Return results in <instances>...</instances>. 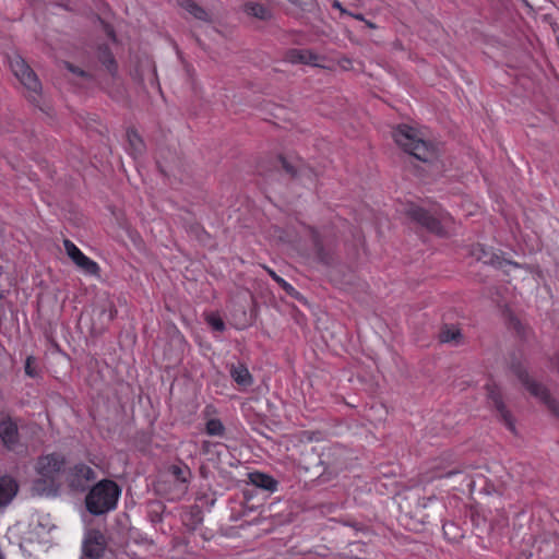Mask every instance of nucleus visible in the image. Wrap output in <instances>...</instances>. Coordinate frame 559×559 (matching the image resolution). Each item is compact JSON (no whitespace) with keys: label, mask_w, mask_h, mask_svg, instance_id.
<instances>
[{"label":"nucleus","mask_w":559,"mask_h":559,"mask_svg":"<svg viewBox=\"0 0 559 559\" xmlns=\"http://www.w3.org/2000/svg\"><path fill=\"white\" fill-rule=\"evenodd\" d=\"M393 138L395 143L406 153L424 163H430L437 157V147L430 141H426L421 133L407 124L399 126Z\"/></svg>","instance_id":"nucleus-1"},{"label":"nucleus","mask_w":559,"mask_h":559,"mask_svg":"<svg viewBox=\"0 0 559 559\" xmlns=\"http://www.w3.org/2000/svg\"><path fill=\"white\" fill-rule=\"evenodd\" d=\"M121 489L116 481L103 479L95 484L85 498L87 511L93 515H102L117 508Z\"/></svg>","instance_id":"nucleus-2"},{"label":"nucleus","mask_w":559,"mask_h":559,"mask_svg":"<svg viewBox=\"0 0 559 559\" xmlns=\"http://www.w3.org/2000/svg\"><path fill=\"white\" fill-rule=\"evenodd\" d=\"M168 479H165L157 485V491L169 501H179L188 492L191 469L187 464H173L167 468Z\"/></svg>","instance_id":"nucleus-3"},{"label":"nucleus","mask_w":559,"mask_h":559,"mask_svg":"<svg viewBox=\"0 0 559 559\" xmlns=\"http://www.w3.org/2000/svg\"><path fill=\"white\" fill-rule=\"evenodd\" d=\"M66 464V456L60 452L40 455L35 464V471L39 476L38 483H43L45 487L53 488L61 474H64Z\"/></svg>","instance_id":"nucleus-4"},{"label":"nucleus","mask_w":559,"mask_h":559,"mask_svg":"<svg viewBox=\"0 0 559 559\" xmlns=\"http://www.w3.org/2000/svg\"><path fill=\"white\" fill-rule=\"evenodd\" d=\"M510 369L533 396L539 399L554 415L559 417V402L551 397L544 385L531 379L520 361H512Z\"/></svg>","instance_id":"nucleus-5"},{"label":"nucleus","mask_w":559,"mask_h":559,"mask_svg":"<svg viewBox=\"0 0 559 559\" xmlns=\"http://www.w3.org/2000/svg\"><path fill=\"white\" fill-rule=\"evenodd\" d=\"M9 63L14 76L27 90L28 99L34 103L38 102L41 91V84L35 72L19 55L10 58Z\"/></svg>","instance_id":"nucleus-6"},{"label":"nucleus","mask_w":559,"mask_h":559,"mask_svg":"<svg viewBox=\"0 0 559 559\" xmlns=\"http://www.w3.org/2000/svg\"><path fill=\"white\" fill-rule=\"evenodd\" d=\"M406 213L412 221L438 236L447 235V228L452 222V218L449 215L440 214L439 216H435L425 209L414 204L409 205Z\"/></svg>","instance_id":"nucleus-7"},{"label":"nucleus","mask_w":559,"mask_h":559,"mask_svg":"<svg viewBox=\"0 0 559 559\" xmlns=\"http://www.w3.org/2000/svg\"><path fill=\"white\" fill-rule=\"evenodd\" d=\"M64 478L72 490L83 491L96 478V473L91 466L80 462L66 468Z\"/></svg>","instance_id":"nucleus-8"},{"label":"nucleus","mask_w":559,"mask_h":559,"mask_svg":"<svg viewBox=\"0 0 559 559\" xmlns=\"http://www.w3.org/2000/svg\"><path fill=\"white\" fill-rule=\"evenodd\" d=\"M0 415V441L8 451L14 452L21 443L17 420L4 412Z\"/></svg>","instance_id":"nucleus-9"},{"label":"nucleus","mask_w":559,"mask_h":559,"mask_svg":"<svg viewBox=\"0 0 559 559\" xmlns=\"http://www.w3.org/2000/svg\"><path fill=\"white\" fill-rule=\"evenodd\" d=\"M486 390L488 399L492 402L501 421L511 432H515V420L503 403L500 388L495 382H488Z\"/></svg>","instance_id":"nucleus-10"},{"label":"nucleus","mask_w":559,"mask_h":559,"mask_svg":"<svg viewBox=\"0 0 559 559\" xmlns=\"http://www.w3.org/2000/svg\"><path fill=\"white\" fill-rule=\"evenodd\" d=\"M473 255L476 257L478 261H481L485 264H490L497 267H504L506 265H512L518 267L519 264L508 261L501 258L498 253H496L491 248H488L483 245H477L473 248Z\"/></svg>","instance_id":"nucleus-11"},{"label":"nucleus","mask_w":559,"mask_h":559,"mask_svg":"<svg viewBox=\"0 0 559 559\" xmlns=\"http://www.w3.org/2000/svg\"><path fill=\"white\" fill-rule=\"evenodd\" d=\"M19 490L20 485L15 477L9 474L0 475V508L9 506Z\"/></svg>","instance_id":"nucleus-12"},{"label":"nucleus","mask_w":559,"mask_h":559,"mask_svg":"<svg viewBox=\"0 0 559 559\" xmlns=\"http://www.w3.org/2000/svg\"><path fill=\"white\" fill-rule=\"evenodd\" d=\"M285 60L294 64L320 67L321 57L310 49L293 48L286 52Z\"/></svg>","instance_id":"nucleus-13"},{"label":"nucleus","mask_w":559,"mask_h":559,"mask_svg":"<svg viewBox=\"0 0 559 559\" xmlns=\"http://www.w3.org/2000/svg\"><path fill=\"white\" fill-rule=\"evenodd\" d=\"M248 478L250 484L271 493L275 492L278 488V481L271 475L262 472H251L248 474Z\"/></svg>","instance_id":"nucleus-14"},{"label":"nucleus","mask_w":559,"mask_h":559,"mask_svg":"<svg viewBox=\"0 0 559 559\" xmlns=\"http://www.w3.org/2000/svg\"><path fill=\"white\" fill-rule=\"evenodd\" d=\"M100 535L90 536L83 545V552L85 557L91 559H98L103 556L104 545Z\"/></svg>","instance_id":"nucleus-15"},{"label":"nucleus","mask_w":559,"mask_h":559,"mask_svg":"<svg viewBox=\"0 0 559 559\" xmlns=\"http://www.w3.org/2000/svg\"><path fill=\"white\" fill-rule=\"evenodd\" d=\"M229 372L239 386L248 388L253 383V378L243 364L233 365Z\"/></svg>","instance_id":"nucleus-16"},{"label":"nucleus","mask_w":559,"mask_h":559,"mask_svg":"<svg viewBox=\"0 0 559 559\" xmlns=\"http://www.w3.org/2000/svg\"><path fill=\"white\" fill-rule=\"evenodd\" d=\"M178 3L181 8H183L187 12H189L192 16L200 21H207L209 14L207 12L195 3L193 0H178Z\"/></svg>","instance_id":"nucleus-17"},{"label":"nucleus","mask_w":559,"mask_h":559,"mask_svg":"<svg viewBox=\"0 0 559 559\" xmlns=\"http://www.w3.org/2000/svg\"><path fill=\"white\" fill-rule=\"evenodd\" d=\"M127 139L130 146V153L133 156L141 155L144 152V142L134 129H129L127 131Z\"/></svg>","instance_id":"nucleus-18"},{"label":"nucleus","mask_w":559,"mask_h":559,"mask_svg":"<svg viewBox=\"0 0 559 559\" xmlns=\"http://www.w3.org/2000/svg\"><path fill=\"white\" fill-rule=\"evenodd\" d=\"M79 269H81L85 274L98 276L100 267L99 265L88 258L87 255L83 254L78 261L74 263Z\"/></svg>","instance_id":"nucleus-19"},{"label":"nucleus","mask_w":559,"mask_h":559,"mask_svg":"<svg viewBox=\"0 0 559 559\" xmlns=\"http://www.w3.org/2000/svg\"><path fill=\"white\" fill-rule=\"evenodd\" d=\"M204 430L207 436L219 438H223L226 432L224 424L218 418H209L205 423Z\"/></svg>","instance_id":"nucleus-20"},{"label":"nucleus","mask_w":559,"mask_h":559,"mask_svg":"<svg viewBox=\"0 0 559 559\" xmlns=\"http://www.w3.org/2000/svg\"><path fill=\"white\" fill-rule=\"evenodd\" d=\"M245 12L248 15L258 17L260 20H267L271 14L266 7L255 2H249L245 4Z\"/></svg>","instance_id":"nucleus-21"},{"label":"nucleus","mask_w":559,"mask_h":559,"mask_svg":"<svg viewBox=\"0 0 559 559\" xmlns=\"http://www.w3.org/2000/svg\"><path fill=\"white\" fill-rule=\"evenodd\" d=\"M267 273L270 276L283 288V290L289 295L290 297H294L296 299H299V292L287 281H285L283 277L277 275L273 270L267 269Z\"/></svg>","instance_id":"nucleus-22"},{"label":"nucleus","mask_w":559,"mask_h":559,"mask_svg":"<svg viewBox=\"0 0 559 559\" xmlns=\"http://www.w3.org/2000/svg\"><path fill=\"white\" fill-rule=\"evenodd\" d=\"M313 245L317 251V255L323 264H330L331 263V257L324 252L323 245L321 242V239L319 237V234L313 228L310 229Z\"/></svg>","instance_id":"nucleus-23"},{"label":"nucleus","mask_w":559,"mask_h":559,"mask_svg":"<svg viewBox=\"0 0 559 559\" xmlns=\"http://www.w3.org/2000/svg\"><path fill=\"white\" fill-rule=\"evenodd\" d=\"M99 58H100L102 63L107 68L108 72L111 75H115V73L117 71V63H116V60H115L112 53L108 49V47H105L104 49L100 50Z\"/></svg>","instance_id":"nucleus-24"},{"label":"nucleus","mask_w":559,"mask_h":559,"mask_svg":"<svg viewBox=\"0 0 559 559\" xmlns=\"http://www.w3.org/2000/svg\"><path fill=\"white\" fill-rule=\"evenodd\" d=\"M99 58H100L102 63L107 68L108 72L111 75H115V73L117 71V63H116V60H115L112 53L108 49V47H105L104 49L100 50Z\"/></svg>","instance_id":"nucleus-25"},{"label":"nucleus","mask_w":559,"mask_h":559,"mask_svg":"<svg viewBox=\"0 0 559 559\" xmlns=\"http://www.w3.org/2000/svg\"><path fill=\"white\" fill-rule=\"evenodd\" d=\"M439 337L442 343L456 342L461 337V332L456 328L445 325L441 330Z\"/></svg>","instance_id":"nucleus-26"},{"label":"nucleus","mask_w":559,"mask_h":559,"mask_svg":"<svg viewBox=\"0 0 559 559\" xmlns=\"http://www.w3.org/2000/svg\"><path fill=\"white\" fill-rule=\"evenodd\" d=\"M63 247L68 257L75 263L84 253L69 239L63 240Z\"/></svg>","instance_id":"nucleus-27"},{"label":"nucleus","mask_w":559,"mask_h":559,"mask_svg":"<svg viewBox=\"0 0 559 559\" xmlns=\"http://www.w3.org/2000/svg\"><path fill=\"white\" fill-rule=\"evenodd\" d=\"M205 321L214 331L223 332L225 330V323L218 314L210 313L206 316Z\"/></svg>","instance_id":"nucleus-28"},{"label":"nucleus","mask_w":559,"mask_h":559,"mask_svg":"<svg viewBox=\"0 0 559 559\" xmlns=\"http://www.w3.org/2000/svg\"><path fill=\"white\" fill-rule=\"evenodd\" d=\"M34 364H35V357L27 356L26 360H25L24 370H25L26 376H28L29 378H36L38 374L36 371V368L34 367Z\"/></svg>","instance_id":"nucleus-29"},{"label":"nucleus","mask_w":559,"mask_h":559,"mask_svg":"<svg viewBox=\"0 0 559 559\" xmlns=\"http://www.w3.org/2000/svg\"><path fill=\"white\" fill-rule=\"evenodd\" d=\"M66 68L72 72L73 74H76L79 76H82V78H86L87 76V73L83 70H81L80 68L73 66L72 63L70 62H66Z\"/></svg>","instance_id":"nucleus-30"},{"label":"nucleus","mask_w":559,"mask_h":559,"mask_svg":"<svg viewBox=\"0 0 559 559\" xmlns=\"http://www.w3.org/2000/svg\"><path fill=\"white\" fill-rule=\"evenodd\" d=\"M510 325L518 332V334L522 335L524 331L523 324L520 322V320L515 318H511Z\"/></svg>","instance_id":"nucleus-31"},{"label":"nucleus","mask_w":559,"mask_h":559,"mask_svg":"<svg viewBox=\"0 0 559 559\" xmlns=\"http://www.w3.org/2000/svg\"><path fill=\"white\" fill-rule=\"evenodd\" d=\"M281 160H282V165L286 169V171L293 176H296V174H297L296 169L293 166H290L284 158L281 157Z\"/></svg>","instance_id":"nucleus-32"},{"label":"nucleus","mask_w":559,"mask_h":559,"mask_svg":"<svg viewBox=\"0 0 559 559\" xmlns=\"http://www.w3.org/2000/svg\"><path fill=\"white\" fill-rule=\"evenodd\" d=\"M105 31H106L107 36H108L111 40H114V41H115V40H116V35H115V31H114V28H112L110 25L106 24V25H105Z\"/></svg>","instance_id":"nucleus-33"},{"label":"nucleus","mask_w":559,"mask_h":559,"mask_svg":"<svg viewBox=\"0 0 559 559\" xmlns=\"http://www.w3.org/2000/svg\"><path fill=\"white\" fill-rule=\"evenodd\" d=\"M216 413V409L213 405H206L204 411H203V415L204 417H209L211 416L212 414H215Z\"/></svg>","instance_id":"nucleus-34"},{"label":"nucleus","mask_w":559,"mask_h":559,"mask_svg":"<svg viewBox=\"0 0 559 559\" xmlns=\"http://www.w3.org/2000/svg\"><path fill=\"white\" fill-rule=\"evenodd\" d=\"M332 7H333V8H335V9H337V10H340V12H341L342 14H347V13H348V11H347L346 9H344V8L342 7L341 2H340V1H337V0H334V1L332 2Z\"/></svg>","instance_id":"nucleus-35"},{"label":"nucleus","mask_w":559,"mask_h":559,"mask_svg":"<svg viewBox=\"0 0 559 559\" xmlns=\"http://www.w3.org/2000/svg\"><path fill=\"white\" fill-rule=\"evenodd\" d=\"M347 15H349V16L358 20V21H364L365 22V17H364V15L361 13L355 14V13H352V12L348 11Z\"/></svg>","instance_id":"nucleus-36"},{"label":"nucleus","mask_w":559,"mask_h":559,"mask_svg":"<svg viewBox=\"0 0 559 559\" xmlns=\"http://www.w3.org/2000/svg\"><path fill=\"white\" fill-rule=\"evenodd\" d=\"M211 445V442L210 441H203L202 443V449L204 452H207L209 451V448Z\"/></svg>","instance_id":"nucleus-37"},{"label":"nucleus","mask_w":559,"mask_h":559,"mask_svg":"<svg viewBox=\"0 0 559 559\" xmlns=\"http://www.w3.org/2000/svg\"><path fill=\"white\" fill-rule=\"evenodd\" d=\"M122 94H123V92H122V91H118V92H117V94H111V93H110L111 97H112V98H117V99L119 98V96H122Z\"/></svg>","instance_id":"nucleus-38"},{"label":"nucleus","mask_w":559,"mask_h":559,"mask_svg":"<svg viewBox=\"0 0 559 559\" xmlns=\"http://www.w3.org/2000/svg\"><path fill=\"white\" fill-rule=\"evenodd\" d=\"M456 473H457L456 471H450V472H448L447 474L442 475V477H447V478H448V477L453 476V475H454V474H456Z\"/></svg>","instance_id":"nucleus-39"},{"label":"nucleus","mask_w":559,"mask_h":559,"mask_svg":"<svg viewBox=\"0 0 559 559\" xmlns=\"http://www.w3.org/2000/svg\"><path fill=\"white\" fill-rule=\"evenodd\" d=\"M365 23H366V24H367V26H368V27H370V28H374V27H376V25H374L372 22H369V21H366V20H365Z\"/></svg>","instance_id":"nucleus-40"},{"label":"nucleus","mask_w":559,"mask_h":559,"mask_svg":"<svg viewBox=\"0 0 559 559\" xmlns=\"http://www.w3.org/2000/svg\"><path fill=\"white\" fill-rule=\"evenodd\" d=\"M365 23H366V24H367V26H368V27H370V28H374V27H376V25H374L372 22H369V21H366V20H365Z\"/></svg>","instance_id":"nucleus-41"},{"label":"nucleus","mask_w":559,"mask_h":559,"mask_svg":"<svg viewBox=\"0 0 559 559\" xmlns=\"http://www.w3.org/2000/svg\"><path fill=\"white\" fill-rule=\"evenodd\" d=\"M287 1L294 5H299V3H300V0H287Z\"/></svg>","instance_id":"nucleus-42"},{"label":"nucleus","mask_w":559,"mask_h":559,"mask_svg":"<svg viewBox=\"0 0 559 559\" xmlns=\"http://www.w3.org/2000/svg\"><path fill=\"white\" fill-rule=\"evenodd\" d=\"M474 485H475V481L473 479H471L468 487H471V489H473Z\"/></svg>","instance_id":"nucleus-43"}]
</instances>
